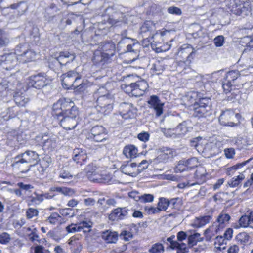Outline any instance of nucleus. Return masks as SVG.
<instances>
[{"mask_svg":"<svg viewBox=\"0 0 253 253\" xmlns=\"http://www.w3.org/2000/svg\"><path fill=\"white\" fill-rule=\"evenodd\" d=\"M185 170H188L186 161L185 160H180L175 168V171L176 172H181Z\"/></svg>","mask_w":253,"mask_h":253,"instance_id":"52","label":"nucleus"},{"mask_svg":"<svg viewBox=\"0 0 253 253\" xmlns=\"http://www.w3.org/2000/svg\"><path fill=\"white\" fill-rule=\"evenodd\" d=\"M60 216L56 212H54L51 214L48 217L47 220L52 224H56L60 220Z\"/></svg>","mask_w":253,"mask_h":253,"instance_id":"56","label":"nucleus"},{"mask_svg":"<svg viewBox=\"0 0 253 253\" xmlns=\"http://www.w3.org/2000/svg\"><path fill=\"white\" fill-rule=\"evenodd\" d=\"M79 115L78 108H73L67 114L62 115L60 119H58L61 126L66 129H72L77 125V117Z\"/></svg>","mask_w":253,"mask_h":253,"instance_id":"8","label":"nucleus"},{"mask_svg":"<svg viewBox=\"0 0 253 253\" xmlns=\"http://www.w3.org/2000/svg\"><path fill=\"white\" fill-rule=\"evenodd\" d=\"M233 85V84L231 82H228L225 81L222 84V87L224 92L225 93H228L232 90V87Z\"/></svg>","mask_w":253,"mask_h":253,"instance_id":"63","label":"nucleus"},{"mask_svg":"<svg viewBox=\"0 0 253 253\" xmlns=\"http://www.w3.org/2000/svg\"><path fill=\"white\" fill-rule=\"evenodd\" d=\"M113 100L108 96L101 95L96 99V110L104 115L109 114L113 109Z\"/></svg>","mask_w":253,"mask_h":253,"instance_id":"10","label":"nucleus"},{"mask_svg":"<svg viewBox=\"0 0 253 253\" xmlns=\"http://www.w3.org/2000/svg\"><path fill=\"white\" fill-rule=\"evenodd\" d=\"M16 85L20 88L21 83L14 76L2 80L0 83V96H6L7 92L9 90H15Z\"/></svg>","mask_w":253,"mask_h":253,"instance_id":"9","label":"nucleus"},{"mask_svg":"<svg viewBox=\"0 0 253 253\" xmlns=\"http://www.w3.org/2000/svg\"><path fill=\"white\" fill-rule=\"evenodd\" d=\"M59 177L64 179H70L72 177V175L67 170L61 169L59 173Z\"/></svg>","mask_w":253,"mask_h":253,"instance_id":"64","label":"nucleus"},{"mask_svg":"<svg viewBox=\"0 0 253 253\" xmlns=\"http://www.w3.org/2000/svg\"><path fill=\"white\" fill-rule=\"evenodd\" d=\"M137 164L135 163H127L126 165H122L120 169L121 171L126 175L135 177L142 170L137 168Z\"/></svg>","mask_w":253,"mask_h":253,"instance_id":"19","label":"nucleus"},{"mask_svg":"<svg viewBox=\"0 0 253 253\" xmlns=\"http://www.w3.org/2000/svg\"><path fill=\"white\" fill-rule=\"evenodd\" d=\"M233 11L237 15L242 16V17L247 16L251 11V4L248 1L236 4L235 9Z\"/></svg>","mask_w":253,"mask_h":253,"instance_id":"21","label":"nucleus"},{"mask_svg":"<svg viewBox=\"0 0 253 253\" xmlns=\"http://www.w3.org/2000/svg\"><path fill=\"white\" fill-rule=\"evenodd\" d=\"M27 89L26 86L24 88L22 84L21 83V86L19 88L18 86L15 87V93L13 95L14 100L15 103L19 106H24L29 101L28 98L25 96V92Z\"/></svg>","mask_w":253,"mask_h":253,"instance_id":"13","label":"nucleus"},{"mask_svg":"<svg viewBox=\"0 0 253 253\" xmlns=\"http://www.w3.org/2000/svg\"><path fill=\"white\" fill-rule=\"evenodd\" d=\"M89 136L95 141L101 142L106 139L107 135L105 129L102 126H96L92 128Z\"/></svg>","mask_w":253,"mask_h":253,"instance_id":"17","label":"nucleus"},{"mask_svg":"<svg viewBox=\"0 0 253 253\" xmlns=\"http://www.w3.org/2000/svg\"><path fill=\"white\" fill-rule=\"evenodd\" d=\"M169 205V199L164 197H161L159 199V202L157 204V207L161 211H165L168 208V207Z\"/></svg>","mask_w":253,"mask_h":253,"instance_id":"41","label":"nucleus"},{"mask_svg":"<svg viewBox=\"0 0 253 253\" xmlns=\"http://www.w3.org/2000/svg\"><path fill=\"white\" fill-rule=\"evenodd\" d=\"M144 209H145V211L149 214H155L159 213L160 212V211L159 210L158 207H154L146 206L145 207Z\"/></svg>","mask_w":253,"mask_h":253,"instance_id":"61","label":"nucleus"},{"mask_svg":"<svg viewBox=\"0 0 253 253\" xmlns=\"http://www.w3.org/2000/svg\"><path fill=\"white\" fill-rule=\"evenodd\" d=\"M191 98H197L195 100L198 99V101H195L190 106V110L193 111V115L194 117L201 118L206 117L211 114L210 111L211 109V100L209 97H201L200 94L197 92H193L190 96Z\"/></svg>","mask_w":253,"mask_h":253,"instance_id":"2","label":"nucleus"},{"mask_svg":"<svg viewBox=\"0 0 253 253\" xmlns=\"http://www.w3.org/2000/svg\"><path fill=\"white\" fill-rule=\"evenodd\" d=\"M152 69L159 74L165 69V65L162 62L157 61L153 64Z\"/></svg>","mask_w":253,"mask_h":253,"instance_id":"47","label":"nucleus"},{"mask_svg":"<svg viewBox=\"0 0 253 253\" xmlns=\"http://www.w3.org/2000/svg\"><path fill=\"white\" fill-rule=\"evenodd\" d=\"M172 245V249H175L177 253H187L188 252V249L184 243H173Z\"/></svg>","mask_w":253,"mask_h":253,"instance_id":"44","label":"nucleus"},{"mask_svg":"<svg viewBox=\"0 0 253 253\" xmlns=\"http://www.w3.org/2000/svg\"><path fill=\"white\" fill-rule=\"evenodd\" d=\"M39 154L35 151L27 150L14 158L12 167L17 169L22 173L28 171L31 168L40 161Z\"/></svg>","mask_w":253,"mask_h":253,"instance_id":"1","label":"nucleus"},{"mask_svg":"<svg viewBox=\"0 0 253 253\" xmlns=\"http://www.w3.org/2000/svg\"><path fill=\"white\" fill-rule=\"evenodd\" d=\"M86 170L88 178L90 181L98 183L102 182V174L96 171L95 167H93V164L88 165Z\"/></svg>","mask_w":253,"mask_h":253,"instance_id":"23","label":"nucleus"},{"mask_svg":"<svg viewBox=\"0 0 253 253\" xmlns=\"http://www.w3.org/2000/svg\"><path fill=\"white\" fill-rule=\"evenodd\" d=\"M17 55L15 52L5 53L2 55L0 59V64L6 70L12 69L16 64Z\"/></svg>","mask_w":253,"mask_h":253,"instance_id":"12","label":"nucleus"},{"mask_svg":"<svg viewBox=\"0 0 253 253\" xmlns=\"http://www.w3.org/2000/svg\"><path fill=\"white\" fill-rule=\"evenodd\" d=\"M188 240L189 245L193 246L194 245H196L198 242L202 241L203 239L200 237V234L199 233H195L190 235L188 237Z\"/></svg>","mask_w":253,"mask_h":253,"instance_id":"42","label":"nucleus"},{"mask_svg":"<svg viewBox=\"0 0 253 253\" xmlns=\"http://www.w3.org/2000/svg\"><path fill=\"white\" fill-rule=\"evenodd\" d=\"M51 190L53 192H57L65 196H71L75 194L74 189L66 187H54L51 188Z\"/></svg>","mask_w":253,"mask_h":253,"instance_id":"32","label":"nucleus"},{"mask_svg":"<svg viewBox=\"0 0 253 253\" xmlns=\"http://www.w3.org/2000/svg\"><path fill=\"white\" fill-rule=\"evenodd\" d=\"M66 231L70 233L80 232L78 224H71L66 227Z\"/></svg>","mask_w":253,"mask_h":253,"instance_id":"60","label":"nucleus"},{"mask_svg":"<svg viewBox=\"0 0 253 253\" xmlns=\"http://www.w3.org/2000/svg\"><path fill=\"white\" fill-rule=\"evenodd\" d=\"M176 129L177 132L180 134L184 135L188 131V127L186 126V123L185 122H182L176 127Z\"/></svg>","mask_w":253,"mask_h":253,"instance_id":"55","label":"nucleus"},{"mask_svg":"<svg viewBox=\"0 0 253 253\" xmlns=\"http://www.w3.org/2000/svg\"><path fill=\"white\" fill-rule=\"evenodd\" d=\"M102 239L107 243H115L118 239V234L116 232L106 230L102 233Z\"/></svg>","mask_w":253,"mask_h":253,"instance_id":"28","label":"nucleus"},{"mask_svg":"<svg viewBox=\"0 0 253 253\" xmlns=\"http://www.w3.org/2000/svg\"><path fill=\"white\" fill-rule=\"evenodd\" d=\"M155 28V24L151 21L145 22L140 28L141 33L151 32Z\"/></svg>","mask_w":253,"mask_h":253,"instance_id":"40","label":"nucleus"},{"mask_svg":"<svg viewBox=\"0 0 253 253\" xmlns=\"http://www.w3.org/2000/svg\"><path fill=\"white\" fill-rule=\"evenodd\" d=\"M250 236L246 232H241L236 237L237 242L241 245L244 246L249 241Z\"/></svg>","mask_w":253,"mask_h":253,"instance_id":"37","label":"nucleus"},{"mask_svg":"<svg viewBox=\"0 0 253 253\" xmlns=\"http://www.w3.org/2000/svg\"><path fill=\"white\" fill-rule=\"evenodd\" d=\"M78 224L80 231L83 230L84 232H88L90 231L92 223L90 221H84Z\"/></svg>","mask_w":253,"mask_h":253,"instance_id":"45","label":"nucleus"},{"mask_svg":"<svg viewBox=\"0 0 253 253\" xmlns=\"http://www.w3.org/2000/svg\"><path fill=\"white\" fill-rule=\"evenodd\" d=\"M101 52H103L111 58L113 57L115 53V45L112 42H108L104 43L99 47Z\"/></svg>","mask_w":253,"mask_h":253,"instance_id":"27","label":"nucleus"},{"mask_svg":"<svg viewBox=\"0 0 253 253\" xmlns=\"http://www.w3.org/2000/svg\"><path fill=\"white\" fill-rule=\"evenodd\" d=\"M138 200L142 203L152 202L154 200V196L150 194H144L141 196H138Z\"/></svg>","mask_w":253,"mask_h":253,"instance_id":"49","label":"nucleus"},{"mask_svg":"<svg viewBox=\"0 0 253 253\" xmlns=\"http://www.w3.org/2000/svg\"><path fill=\"white\" fill-rule=\"evenodd\" d=\"M224 42V38L222 35L216 37L214 39V43L216 47H221Z\"/></svg>","mask_w":253,"mask_h":253,"instance_id":"62","label":"nucleus"},{"mask_svg":"<svg viewBox=\"0 0 253 253\" xmlns=\"http://www.w3.org/2000/svg\"><path fill=\"white\" fill-rule=\"evenodd\" d=\"M27 236L29 240L32 242L37 241L38 243H40V240L39 239V236L38 235V230L36 228H33V230L32 232L27 234Z\"/></svg>","mask_w":253,"mask_h":253,"instance_id":"48","label":"nucleus"},{"mask_svg":"<svg viewBox=\"0 0 253 253\" xmlns=\"http://www.w3.org/2000/svg\"><path fill=\"white\" fill-rule=\"evenodd\" d=\"M68 244L71 246V249L75 253H79L82 249V246L77 238L73 236L70 238Z\"/></svg>","mask_w":253,"mask_h":253,"instance_id":"29","label":"nucleus"},{"mask_svg":"<svg viewBox=\"0 0 253 253\" xmlns=\"http://www.w3.org/2000/svg\"><path fill=\"white\" fill-rule=\"evenodd\" d=\"M138 150L134 145H128L125 147L123 154L127 158H132L136 157Z\"/></svg>","mask_w":253,"mask_h":253,"instance_id":"31","label":"nucleus"},{"mask_svg":"<svg viewBox=\"0 0 253 253\" xmlns=\"http://www.w3.org/2000/svg\"><path fill=\"white\" fill-rule=\"evenodd\" d=\"M18 108L16 107L13 106L8 108L7 110V119L14 118L18 115Z\"/></svg>","mask_w":253,"mask_h":253,"instance_id":"57","label":"nucleus"},{"mask_svg":"<svg viewBox=\"0 0 253 253\" xmlns=\"http://www.w3.org/2000/svg\"><path fill=\"white\" fill-rule=\"evenodd\" d=\"M73 108L77 107L75 106L74 102L70 99H60L53 105V115L56 116L57 119H60L62 115L67 114Z\"/></svg>","mask_w":253,"mask_h":253,"instance_id":"7","label":"nucleus"},{"mask_svg":"<svg viewBox=\"0 0 253 253\" xmlns=\"http://www.w3.org/2000/svg\"><path fill=\"white\" fill-rule=\"evenodd\" d=\"M149 108L152 109L157 117H159L163 113L164 103L156 95H152L147 101Z\"/></svg>","mask_w":253,"mask_h":253,"instance_id":"15","label":"nucleus"},{"mask_svg":"<svg viewBox=\"0 0 253 253\" xmlns=\"http://www.w3.org/2000/svg\"><path fill=\"white\" fill-rule=\"evenodd\" d=\"M11 239L10 235L7 232L0 234V243L3 245L8 244Z\"/></svg>","mask_w":253,"mask_h":253,"instance_id":"50","label":"nucleus"},{"mask_svg":"<svg viewBox=\"0 0 253 253\" xmlns=\"http://www.w3.org/2000/svg\"><path fill=\"white\" fill-rule=\"evenodd\" d=\"M28 84L36 89H40L47 84V78L44 73H38L29 78Z\"/></svg>","mask_w":253,"mask_h":253,"instance_id":"11","label":"nucleus"},{"mask_svg":"<svg viewBox=\"0 0 253 253\" xmlns=\"http://www.w3.org/2000/svg\"><path fill=\"white\" fill-rule=\"evenodd\" d=\"M39 136H42L43 140V147L45 149H50L53 148L56 146V141L55 140L51 138L45 139L44 137H46V135L40 134Z\"/></svg>","mask_w":253,"mask_h":253,"instance_id":"36","label":"nucleus"},{"mask_svg":"<svg viewBox=\"0 0 253 253\" xmlns=\"http://www.w3.org/2000/svg\"><path fill=\"white\" fill-rule=\"evenodd\" d=\"M38 211L34 208H28L26 212V216L28 219H31L34 217L38 215Z\"/></svg>","mask_w":253,"mask_h":253,"instance_id":"54","label":"nucleus"},{"mask_svg":"<svg viewBox=\"0 0 253 253\" xmlns=\"http://www.w3.org/2000/svg\"><path fill=\"white\" fill-rule=\"evenodd\" d=\"M167 11L169 14L175 15H181L182 14L181 10L175 6H170L167 9Z\"/></svg>","mask_w":253,"mask_h":253,"instance_id":"58","label":"nucleus"},{"mask_svg":"<svg viewBox=\"0 0 253 253\" xmlns=\"http://www.w3.org/2000/svg\"><path fill=\"white\" fill-rule=\"evenodd\" d=\"M120 114L125 119L134 118L137 109L131 103H122L120 105Z\"/></svg>","mask_w":253,"mask_h":253,"instance_id":"14","label":"nucleus"},{"mask_svg":"<svg viewBox=\"0 0 253 253\" xmlns=\"http://www.w3.org/2000/svg\"><path fill=\"white\" fill-rule=\"evenodd\" d=\"M73 160L80 165L84 164L86 160L87 156L84 150L81 149L77 148L74 150Z\"/></svg>","mask_w":253,"mask_h":253,"instance_id":"26","label":"nucleus"},{"mask_svg":"<svg viewBox=\"0 0 253 253\" xmlns=\"http://www.w3.org/2000/svg\"><path fill=\"white\" fill-rule=\"evenodd\" d=\"M149 252L151 253H163L164 252V248L162 244L156 243L149 249Z\"/></svg>","mask_w":253,"mask_h":253,"instance_id":"46","label":"nucleus"},{"mask_svg":"<svg viewBox=\"0 0 253 253\" xmlns=\"http://www.w3.org/2000/svg\"><path fill=\"white\" fill-rule=\"evenodd\" d=\"M239 72L237 70H232L229 71L226 74L225 77V81L228 82H231L233 84L235 80H236L239 76Z\"/></svg>","mask_w":253,"mask_h":253,"instance_id":"38","label":"nucleus"},{"mask_svg":"<svg viewBox=\"0 0 253 253\" xmlns=\"http://www.w3.org/2000/svg\"><path fill=\"white\" fill-rule=\"evenodd\" d=\"M174 153V152L171 149L167 148H163L160 153L154 159V163H165L167 162L169 160L173 158Z\"/></svg>","mask_w":253,"mask_h":253,"instance_id":"20","label":"nucleus"},{"mask_svg":"<svg viewBox=\"0 0 253 253\" xmlns=\"http://www.w3.org/2000/svg\"><path fill=\"white\" fill-rule=\"evenodd\" d=\"M169 205L172 209H178L181 204V200L179 198H172L169 200Z\"/></svg>","mask_w":253,"mask_h":253,"instance_id":"51","label":"nucleus"},{"mask_svg":"<svg viewBox=\"0 0 253 253\" xmlns=\"http://www.w3.org/2000/svg\"><path fill=\"white\" fill-rule=\"evenodd\" d=\"M111 58L101 50H96L94 52L92 61L94 65L98 67H102L105 64L111 62Z\"/></svg>","mask_w":253,"mask_h":253,"instance_id":"16","label":"nucleus"},{"mask_svg":"<svg viewBox=\"0 0 253 253\" xmlns=\"http://www.w3.org/2000/svg\"><path fill=\"white\" fill-rule=\"evenodd\" d=\"M194 178L195 179V182L193 183L188 182V184L191 185H195L196 184L200 185L206 181V172L204 168L200 167L196 170Z\"/></svg>","mask_w":253,"mask_h":253,"instance_id":"25","label":"nucleus"},{"mask_svg":"<svg viewBox=\"0 0 253 253\" xmlns=\"http://www.w3.org/2000/svg\"><path fill=\"white\" fill-rule=\"evenodd\" d=\"M17 60L20 63H25L32 62L36 59V53L29 49L27 44H19L15 49Z\"/></svg>","mask_w":253,"mask_h":253,"instance_id":"6","label":"nucleus"},{"mask_svg":"<svg viewBox=\"0 0 253 253\" xmlns=\"http://www.w3.org/2000/svg\"><path fill=\"white\" fill-rule=\"evenodd\" d=\"M127 209L126 208H118L112 211L109 219L112 221L123 219L127 215Z\"/></svg>","mask_w":253,"mask_h":253,"instance_id":"22","label":"nucleus"},{"mask_svg":"<svg viewBox=\"0 0 253 253\" xmlns=\"http://www.w3.org/2000/svg\"><path fill=\"white\" fill-rule=\"evenodd\" d=\"M245 176L243 173H240L239 175L233 177L228 181V184L230 187H236L238 186L244 179Z\"/></svg>","mask_w":253,"mask_h":253,"instance_id":"34","label":"nucleus"},{"mask_svg":"<svg viewBox=\"0 0 253 253\" xmlns=\"http://www.w3.org/2000/svg\"><path fill=\"white\" fill-rule=\"evenodd\" d=\"M75 57L74 54L68 51L60 52L58 57L55 59V61L60 65H65L68 63L73 61Z\"/></svg>","mask_w":253,"mask_h":253,"instance_id":"24","label":"nucleus"},{"mask_svg":"<svg viewBox=\"0 0 253 253\" xmlns=\"http://www.w3.org/2000/svg\"><path fill=\"white\" fill-rule=\"evenodd\" d=\"M148 84L144 80L131 83L130 84H123L121 88L127 94H130L132 96L138 97L142 95L144 92L147 90Z\"/></svg>","mask_w":253,"mask_h":253,"instance_id":"5","label":"nucleus"},{"mask_svg":"<svg viewBox=\"0 0 253 253\" xmlns=\"http://www.w3.org/2000/svg\"><path fill=\"white\" fill-rule=\"evenodd\" d=\"M185 161L188 170L192 169L197 167L198 163V160L196 158H192L185 160Z\"/></svg>","mask_w":253,"mask_h":253,"instance_id":"53","label":"nucleus"},{"mask_svg":"<svg viewBox=\"0 0 253 253\" xmlns=\"http://www.w3.org/2000/svg\"><path fill=\"white\" fill-rule=\"evenodd\" d=\"M10 7L13 9H17L20 15L24 14L28 9L27 5L24 1H21L18 4H11Z\"/></svg>","mask_w":253,"mask_h":253,"instance_id":"39","label":"nucleus"},{"mask_svg":"<svg viewBox=\"0 0 253 253\" xmlns=\"http://www.w3.org/2000/svg\"><path fill=\"white\" fill-rule=\"evenodd\" d=\"M212 216L211 215H205L196 218L194 221V226L196 227H201L209 223L211 220Z\"/></svg>","mask_w":253,"mask_h":253,"instance_id":"33","label":"nucleus"},{"mask_svg":"<svg viewBox=\"0 0 253 253\" xmlns=\"http://www.w3.org/2000/svg\"><path fill=\"white\" fill-rule=\"evenodd\" d=\"M239 225L235 226V228H238L239 227L253 228V225H251L250 222V219L248 215H244L242 216L239 220Z\"/></svg>","mask_w":253,"mask_h":253,"instance_id":"35","label":"nucleus"},{"mask_svg":"<svg viewBox=\"0 0 253 253\" xmlns=\"http://www.w3.org/2000/svg\"><path fill=\"white\" fill-rule=\"evenodd\" d=\"M194 53V49L190 45H183L178 51V54L180 56L183 55L187 58V60H190L192 54Z\"/></svg>","mask_w":253,"mask_h":253,"instance_id":"30","label":"nucleus"},{"mask_svg":"<svg viewBox=\"0 0 253 253\" xmlns=\"http://www.w3.org/2000/svg\"><path fill=\"white\" fill-rule=\"evenodd\" d=\"M62 77V85L66 89H77L79 91H83L86 87V84L81 81V76L74 71L63 74Z\"/></svg>","mask_w":253,"mask_h":253,"instance_id":"3","label":"nucleus"},{"mask_svg":"<svg viewBox=\"0 0 253 253\" xmlns=\"http://www.w3.org/2000/svg\"><path fill=\"white\" fill-rule=\"evenodd\" d=\"M236 114L231 110H227L222 112L219 118V121L223 126H233V122Z\"/></svg>","mask_w":253,"mask_h":253,"instance_id":"18","label":"nucleus"},{"mask_svg":"<svg viewBox=\"0 0 253 253\" xmlns=\"http://www.w3.org/2000/svg\"><path fill=\"white\" fill-rule=\"evenodd\" d=\"M231 219L229 214L222 211L212 225L205 231V235L207 240H210L211 238L222 230L228 224Z\"/></svg>","mask_w":253,"mask_h":253,"instance_id":"4","label":"nucleus"},{"mask_svg":"<svg viewBox=\"0 0 253 253\" xmlns=\"http://www.w3.org/2000/svg\"><path fill=\"white\" fill-rule=\"evenodd\" d=\"M9 42L7 34L3 30L0 29V48L6 46Z\"/></svg>","mask_w":253,"mask_h":253,"instance_id":"43","label":"nucleus"},{"mask_svg":"<svg viewBox=\"0 0 253 253\" xmlns=\"http://www.w3.org/2000/svg\"><path fill=\"white\" fill-rule=\"evenodd\" d=\"M108 94V91L104 87H100L94 93L93 95V97L94 98L98 99V97H100L101 95L106 96Z\"/></svg>","mask_w":253,"mask_h":253,"instance_id":"59","label":"nucleus"}]
</instances>
